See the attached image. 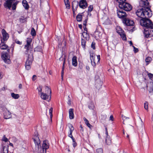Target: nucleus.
<instances>
[{"instance_id": "obj_36", "label": "nucleus", "mask_w": 153, "mask_h": 153, "mask_svg": "<svg viewBox=\"0 0 153 153\" xmlns=\"http://www.w3.org/2000/svg\"><path fill=\"white\" fill-rule=\"evenodd\" d=\"M119 35L120 36H121V37L122 38L123 40H126V35L125 34L124 32L122 33V34L121 33Z\"/></svg>"}, {"instance_id": "obj_47", "label": "nucleus", "mask_w": 153, "mask_h": 153, "mask_svg": "<svg viewBox=\"0 0 153 153\" xmlns=\"http://www.w3.org/2000/svg\"><path fill=\"white\" fill-rule=\"evenodd\" d=\"M15 42L16 44H19V45H21L22 44V42H20L17 39H16L15 40Z\"/></svg>"}, {"instance_id": "obj_64", "label": "nucleus", "mask_w": 153, "mask_h": 153, "mask_svg": "<svg viewBox=\"0 0 153 153\" xmlns=\"http://www.w3.org/2000/svg\"><path fill=\"white\" fill-rule=\"evenodd\" d=\"M79 28L81 29H82V25H81V24H80V25H79Z\"/></svg>"}, {"instance_id": "obj_33", "label": "nucleus", "mask_w": 153, "mask_h": 153, "mask_svg": "<svg viewBox=\"0 0 153 153\" xmlns=\"http://www.w3.org/2000/svg\"><path fill=\"white\" fill-rule=\"evenodd\" d=\"M68 126L69 128L70 131H73L74 129L73 126L71 123L68 124Z\"/></svg>"}, {"instance_id": "obj_50", "label": "nucleus", "mask_w": 153, "mask_h": 153, "mask_svg": "<svg viewBox=\"0 0 153 153\" xmlns=\"http://www.w3.org/2000/svg\"><path fill=\"white\" fill-rule=\"evenodd\" d=\"M83 37L86 38L87 36L88 35L87 34V32H83L82 34Z\"/></svg>"}, {"instance_id": "obj_51", "label": "nucleus", "mask_w": 153, "mask_h": 153, "mask_svg": "<svg viewBox=\"0 0 153 153\" xmlns=\"http://www.w3.org/2000/svg\"><path fill=\"white\" fill-rule=\"evenodd\" d=\"M148 75L150 79H151L152 78L153 76V74H152L150 73H149Z\"/></svg>"}, {"instance_id": "obj_21", "label": "nucleus", "mask_w": 153, "mask_h": 153, "mask_svg": "<svg viewBox=\"0 0 153 153\" xmlns=\"http://www.w3.org/2000/svg\"><path fill=\"white\" fill-rule=\"evenodd\" d=\"M22 3L23 5L25 7V9L27 10L29 9V5L27 4V1L26 0H23Z\"/></svg>"}, {"instance_id": "obj_53", "label": "nucleus", "mask_w": 153, "mask_h": 153, "mask_svg": "<svg viewBox=\"0 0 153 153\" xmlns=\"http://www.w3.org/2000/svg\"><path fill=\"white\" fill-rule=\"evenodd\" d=\"M88 19H87L85 20L84 21L83 25L85 26H86L87 23Z\"/></svg>"}, {"instance_id": "obj_56", "label": "nucleus", "mask_w": 153, "mask_h": 153, "mask_svg": "<svg viewBox=\"0 0 153 153\" xmlns=\"http://www.w3.org/2000/svg\"><path fill=\"white\" fill-rule=\"evenodd\" d=\"M66 6V8L68 9H69L70 8V5L69 4H65Z\"/></svg>"}, {"instance_id": "obj_8", "label": "nucleus", "mask_w": 153, "mask_h": 153, "mask_svg": "<svg viewBox=\"0 0 153 153\" xmlns=\"http://www.w3.org/2000/svg\"><path fill=\"white\" fill-rule=\"evenodd\" d=\"M49 146L48 140H45L43 141L42 146L43 153H46V150L49 148Z\"/></svg>"}, {"instance_id": "obj_38", "label": "nucleus", "mask_w": 153, "mask_h": 153, "mask_svg": "<svg viewBox=\"0 0 153 153\" xmlns=\"http://www.w3.org/2000/svg\"><path fill=\"white\" fill-rule=\"evenodd\" d=\"M53 111V108H51L49 109V114L50 116V118L51 119V121H52V118L53 117V114L52 112Z\"/></svg>"}, {"instance_id": "obj_6", "label": "nucleus", "mask_w": 153, "mask_h": 153, "mask_svg": "<svg viewBox=\"0 0 153 153\" xmlns=\"http://www.w3.org/2000/svg\"><path fill=\"white\" fill-rule=\"evenodd\" d=\"M33 59V57L32 53L30 55H28L27 59L25 64V67L26 70H28L30 69Z\"/></svg>"}, {"instance_id": "obj_3", "label": "nucleus", "mask_w": 153, "mask_h": 153, "mask_svg": "<svg viewBox=\"0 0 153 153\" xmlns=\"http://www.w3.org/2000/svg\"><path fill=\"white\" fill-rule=\"evenodd\" d=\"M150 17H146L139 21L140 25L144 28L152 29L153 27V23L152 21L149 18Z\"/></svg>"}, {"instance_id": "obj_43", "label": "nucleus", "mask_w": 153, "mask_h": 153, "mask_svg": "<svg viewBox=\"0 0 153 153\" xmlns=\"http://www.w3.org/2000/svg\"><path fill=\"white\" fill-rule=\"evenodd\" d=\"M95 45V43L94 42H93L91 44V48L94 50H95L96 49Z\"/></svg>"}, {"instance_id": "obj_15", "label": "nucleus", "mask_w": 153, "mask_h": 153, "mask_svg": "<svg viewBox=\"0 0 153 153\" xmlns=\"http://www.w3.org/2000/svg\"><path fill=\"white\" fill-rule=\"evenodd\" d=\"M4 115L5 119H9L11 117V113L9 111H5L4 113Z\"/></svg>"}, {"instance_id": "obj_16", "label": "nucleus", "mask_w": 153, "mask_h": 153, "mask_svg": "<svg viewBox=\"0 0 153 153\" xmlns=\"http://www.w3.org/2000/svg\"><path fill=\"white\" fill-rule=\"evenodd\" d=\"M74 109L73 108H70L69 110V118L71 120L74 118Z\"/></svg>"}, {"instance_id": "obj_39", "label": "nucleus", "mask_w": 153, "mask_h": 153, "mask_svg": "<svg viewBox=\"0 0 153 153\" xmlns=\"http://www.w3.org/2000/svg\"><path fill=\"white\" fill-rule=\"evenodd\" d=\"M144 108L146 110H148V102L147 101L145 102L144 103Z\"/></svg>"}, {"instance_id": "obj_22", "label": "nucleus", "mask_w": 153, "mask_h": 153, "mask_svg": "<svg viewBox=\"0 0 153 153\" xmlns=\"http://www.w3.org/2000/svg\"><path fill=\"white\" fill-rule=\"evenodd\" d=\"M105 142L106 144L108 145H110L111 144V140L109 136H106L105 139Z\"/></svg>"}, {"instance_id": "obj_25", "label": "nucleus", "mask_w": 153, "mask_h": 153, "mask_svg": "<svg viewBox=\"0 0 153 153\" xmlns=\"http://www.w3.org/2000/svg\"><path fill=\"white\" fill-rule=\"evenodd\" d=\"M90 59L91 60L94 59L95 58V54L93 51H90L89 52Z\"/></svg>"}, {"instance_id": "obj_18", "label": "nucleus", "mask_w": 153, "mask_h": 153, "mask_svg": "<svg viewBox=\"0 0 153 153\" xmlns=\"http://www.w3.org/2000/svg\"><path fill=\"white\" fill-rule=\"evenodd\" d=\"M149 29H146L144 28V34L145 35V37L146 38L150 37V31L149 30Z\"/></svg>"}, {"instance_id": "obj_20", "label": "nucleus", "mask_w": 153, "mask_h": 153, "mask_svg": "<svg viewBox=\"0 0 153 153\" xmlns=\"http://www.w3.org/2000/svg\"><path fill=\"white\" fill-rule=\"evenodd\" d=\"M72 64L74 67L76 66L77 65V57L75 56H74L72 58Z\"/></svg>"}, {"instance_id": "obj_59", "label": "nucleus", "mask_w": 153, "mask_h": 153, "mask_svg": "<svg viewBox=\"0 0 153 153\" xmlns=\"http://www.w3.org/2000/svg\"><path fill=\"white\" fill-rule=\"evenodd\" d=\"M114 117L112 115H111L109 119L112 121L114 120Z\"/></svg>"}, {"instance_id": "obj_26", "label": "nucleus", "mask_w": 153, "mask_h": 153, "mask_svg": "<svg viewBox=\"0 0 153 153\" xmlns=\"http://www.w3.org/2000/svg\"><path fill=\"white\" fill-rule=\"evenodd\" d=\"M116 30L117 32L119 34H120L124 32V31L122 30V28L120 26H117L116 28Z\"/></svg>"}, {"instance_id": "obj_29", "label": "nucleus", "mask_w": 153, "mask_h": 153, "mask_svg": "<svg viewBox=\"0 0 153 153\" xmlns=\"http://www.w3.org/2000/svg\"><path fill=\"white\" fill-rule=\"evenodd\" d=\"M86 41L85 39H82L81 45L84 49H85L86 46Z\"/></svg>"}, {"instance_id": "obj_55", "label": "nucleus", "mask_w": 153, "mask_h": 153, "mask_svg": "<svg viewBox=\"0 0 153 153\" xmlns=\"http://www.w3.org/2000/svg\"><path fill=\"white\" fill-rule=\"evenodd\" d=\"M105 134H106V136H109L108 135V129H107V127H105Z\"/></svg>"}, {"instance_id": "obj_49", "label": "nucleus", "mask_w": 153, "mask_h": 153, "mask_svg": "<svg viewBox=\"0 0 153 153\" xmlns=\"http://www.w3.org/2000/svg\"><path fill=\"white\" fill-rule=\"evenodd\" d=\"M73 147L75 148L77 145V143L75 140L73 141Z\"/></svg>"}, {"instance_id": "obj_23", "label": "nucleus", "mask_w": 153, "mask_h": 153, "mask_svg": "<svg viewBox=\"0 0 153 153\" xmlns=\"http://www.w3.org/2000/svg\"><path fill=\"white\" fill-rule=\"evenodd\" d=\"M83 13H79L76 16V19L77 22H80L82 20V14Z\"/></svg>"}, {"instance_id": "obj_28", "label": "nucleus", "mask_w": 153, "mask_h": 153, "mask_svg": "<svg viewBox=\"0 0 153 153\" xmlns=\"http://www.w3.org/2000/svg\"><path fill=\"white\" fill-rule=\"evenodd\" d=\"M152 59L150 56L147 57L145 59V62H146V65H148L152 61Z\"/></svg>"}, {"instance_id": "obj_32", "label": "nucleus", "mask_w": 153, "mask_h": 153, "mask_svg": "<svg viewBox=\"0 0 153 153\" xmlns=\"http://www.w3.org/2000/svg\"><path fill=\"white\" fill-rule=\"evenodd\" d=\"M30 34L33 36H34L36 35V31L33 27H32L31 29Z\"/></svg>"}, {"instance_id": "obj_4", "label": "nucleus", "mask_w": 153, "mask_h": 153, "mask_svg": "<svg viewBox=\"0 0 153 153\" xmlns=\"http://www.w3.org/2000/svg\"><path fill=\"white\" fill-rule=\"evenodd\" d=\"M26 42V44L25 45L24 47V48L26 49L25 53L26 54H28V55H30L32 53L33 55V49L31 45L32 39L30 38H27Z\"/></svg>"}, {"instance_id": "obj_37", "label": "nucleus", "mask_w": 153, "mask_h": 153, "mask_svg": "<svg viewBox=\"0 0 153 153\" xmlns=\"http://www.w3.org/2000/svg\"><path fill=\"white\" fill-rule=\"evenodd\" d=\"M88 108L90 109L93 110L94 108V106L92 102H91L88 105Z\"/></svg>"}, {"instance_id": "obj_31", "label": "nucleus", "mask_w": 153, "mask_h": 153, "mask_svg": "<svg viewBox=\"0 0 153 153\" xmlns=\"http://www.w3.org/2000/svg\"><path fill=\"white\" fill-rule=\"evenodd\" d=\"M11 96L15 99H18L19 97V94H15L13 93L11 94Z\"/></svg>"}, {"instance_id": "obj_19", "label": "nucleus", "mask_w": 153, "mask_h": 153, "mask_svg": "<svg viewBox=\"0 0 153 153\" xmlns=\"http://www.w3.org/2000/svg\"><path fill=\"white\" fill-rule=\"evenodd\" d=\"M8 47V46L5 44L4 41H3L1 40V43L0 44V48L1 49L5 50Z\"/></svg>"}, {"instance_id": "obj_63", "label": "nucleus", "mask_w": 153, "mask_h": 153, "mask_svg": "<svg viewBox=\"0 0 153 153\" xmlns=\"http://www.w3.org/2000/svg\"><path fill=\"white\" fill-rule=\"evenodd\" d=\"M97 56V59H98V62H99L100 59V55H98Z\"/></svg>"}, {"instance_id": "obj_41", "label": "nucleus", "mask_w": 153, "mask_h": 153, "mask_svg": "<svg viewBox=\"0 0 153 153\" xmlns=\"http://www.w3.org/2000/svg\"><path fill=\"white\" fill-rule=\"evenodd\" d=\"M93 5H90L88 7V10L87 11L91 12L93 9Z\"/></svg>"}, {"instance_id": "obj_48", "label": "nucleus", "mask_w": 153, "mask_h": 153, "mask_svg": "<svg viewBox=\"0 0 153 153\" xmlns=\"http://www.w3.org/2000/svg\"><path fill=\"white\" fill-rule=\"evenodd\" d=\"M132 46L134 48V51L135 53H136L138 51V48H135L134 46L132 45Z\"/></svg>"}, {"instance_id": "obj_7", "label": "nucleus", "mask_w": 153, "mask_h": 153, "mask_svg": "<svg viewBox=\"0 0 153 153\" xmlns=\"http://www.w3.org/2000/svg\"><path fill=\"white\" fill-rule=\"evenodd\" d=\"M38 133L37 132H35V135L33 137V139L34 142L36 146L38 149H39V147L41 146L40 141L38 137Z\"/></svg>"}, {"instance_id": "obj_9", "label": "nucleus", "mask_w": 153, "mask_h": 153, "mask_svg": "<svg viewBox=\"0 0 153 153\" xmlns=\"http://www.w3.org/2000/svg\"><path fill=\"white\" fill-rule=\"evenodd\" d=\"M88 4L86 0H80L79 2V6L82 9H84L88 7Z\"/></svg>"}, {"instance_id": "obj_45", "label": "nucleus", "mask_w": 153, "mask_h": 153, "mask_svg": "<svg viewBox=\"0 0 153 153\" xmlns=\"http://www.w3.org/2000/svg\"><path fill=\"white\" fill-rule=\"evenodd\" d=\"M91 63L92 65L94 67H95L96 66V64L94 61V59L91 60Z\"/></svg>"}, {"instance_id": "obj_10", "label": "nucleus", "mask_w": 153, "mask_h": 153, "mask_svg": "<svg viewBox=\"0 0 153 153\" xmlns=\"http://www.w3.org/2000/svg\"><path fill=\"white\" fill-rule=\"evenodd\" d=\"M1 58L4 62L7 63H10V60L8 58V54L7 53H5L1 54Z\"/></svg>"}, {"instance_id": "obj_27", "label": "nucleus", "mask_w": 153, "mask_h": 153, "mask_svg": "<svg viewBox=\"0 0 153 153\" xmlns=\"http://www.w3.org/2000/svg\"><path fill=\"white\" fill-rule=\"evenodd\" d=\"M83 119L84 121H85V124L90 129L91 128L92 126V125L90 124L88 120L85 117H84Z\"/></svg>"}, {"instance_id": "obj_17", "label": "nucleus", "mask_w": 153, "mask_h": 153, "mask_svg": "<svg viewBox=\"0 0 153 153\" xmlns=\"http://www.w3.org/2000/svg\"><path fill=\"white\" fill-rule=\"evenodd\" d=\"M65 58H64V61L63 63L62 67V71L61 73V79L62 80L63 79V75H64V70L65 68Z\"/></svg>"}, {"instance_id": "obj_52", "label": "nucleus", "mask_w": 153, "mask_h": 153, "mask_svg": "<svg viewBox=\"0 0 153 153\" xmlns=\"http://www.w3.org/2000/svg\"><path fill=\"white\" fill-rule=\"evenodd\" d=\"M68 104L69 105H71V100L70 98V97H69V96H68Z\"/></svg>"}, {"instance_id": "obj_42", "label": "nucleus", "mask_w": 153, "mask_h": 153, "mask_svg": "<svg viewBox=\"0 0 153 153\" xmlns=\"http://www.w3.org/2000/svg\"><path fill=\"white\" fill-rule=\"evenodd\" d=\"M45 89L46 90V91H47V93H48V92H50V94H51V91L50 88L48 86H46L45 87Z\"/></svg>"}, {"instance_id": "obj_13", "label": "nucleus", "mask_w": 153, "mask_h": 153, "mask_svg": "<svg viewBox=\"0 0 153 153\" xmlns=\"http://www.w3.org/2000/svg\"><path fill=\"white\" fill-rule=\"evenodd\" d=\"M140 4L142 7H149V3L147 0H141L140 2Z\"/></svg>"}, {"instance_id": "obj_14", "label": "nucleus", "mask_w": 153, "mask_h": 153, "mask_svg": "<svg viewBox=\"0 0 153 153\" xmlns=\"http://www.w3.org/2000/svg\"><path fill=\"white\" fill-rule=\"evenodd\" d=\"M79 6V2L78 1H74L72 3V9H75L76 10Z\"/></svg>"}, {"instance_id": "obj_30", "label": "nucleus", "mask_w": 153, "mask_h": 153, "mask_svg": "<svg viewBox=\"0 0 153 153\" xmlns=\"http://www.w3.org/2000/svg\"><path fill=\"white\" fill-rule=\"evenodd\" d=\"M2 150L3 152V153H8V147L9 146L8 145L7 147H6L5 148H6V151L4 150V149L5 148V146H3V145H2Z\"/></svg>"}, {"instance_id": "obj_44", "label": "nucleus", "mask_w": 153, "mask_h": 153, "mask_svg": "<svg viewBox=\"0 0 153 153\" xmlns=\"http://www.w3.org/2000/svg\"><path fill=\"white\" fill-rule=\"evenodd\" d=\"M150 37L153 36V27H152V29H150Z\"/></svg>"}, {"instance_id": "obj_58", "label": "nucleus", "mask_w": 153, "mask_h": 153, "mask_svg": "<svg viewBox=\"0 0 153 153\" xmlns=\"http://www.w3.org/2000/svg\"><path fill=\"white\" fill-rule=\"evenodd\" d=\"M73 132V131H70L69 133H68V136L69 137H70L72 135V134Z\"/></svg>"}, {"instance_id": "obj_5", "label": "nucleus", "mask_w": 153, "mask_h": 153, "mask_svg": "<svg viewBox=\"0 0 153 153\" xmlns=\"http://www.w3.org/2000/svg\"><path fill=\"white\" fill-rule=\"evenodd\" d=\"M19 1L16 0H7L4 4L5 7H7L10 9L12 6V9L15 10L16 9V5Z\"/></svg>"}, {"instance_id": "obj_11", "label": "nucleus", "mask_w": 153, "mask_h": 153, "mask_svg": "<svg viewBox=\"0 0 153 153\" xmlns=\"http://www.w3.org/2000/svg\"><path fill=\"white\" fill-rule=\"evenodd\" d=\"M123 22L127 26H133L134 25V22L133 21L126 18L123 19Z\"/></svg>"}, {"instance_id": "obj_54", "label": "nucleus", "mask_w": 153, "mask_h": 153, "mask_svg": "<svg viewBox=\"0 0 153 153\" xmlns=\"http://www.w3.org/2000/svg\"><path fill=\"white\" fill-rule=\"evenodd\" d=\"M87 17H91V12L87 11Z\"/></svg>"}, {"instance_id": "obj_46", "label": "nucleus", "mask_w": 153, "mask_h": 153, "mask_svg": "<svg viewBox=\"0 0 153 153\" xmlns=\"http://www.w3.org/2000/svg\"><path fill=\"white\" fill-rule=\"evenodd\" d=\"M2 140L3 141H4L5 142H7L8 141V139L5 137V136L4 135L3 137Z\"/></svg>"}, {"instance_id": "obj_34", "label": "nucleus", "mask_w": 153, "mask_h": 153, "mask_svg": "<svg viewBox=\"0 0 153 153\" xmlns=\"http://www.w3.org/2000/svg\"><path fill=\"white\" fill-rule=\"evenodd\" d=\"M41 52L42 51V47L41 46H37L34 49V51Z\"/></svg>"}, {"instance_id": "obj_60", "label": "nucleus", "mask_w": 153, "mask_h": 153, "mask_svg": "<svg viewBox=\"0 0 153 153\" xmlns=\"http://www.w3.org/2000/svg\"><path fill=\"white\" fill-rule=\"evenodd\" d=\"M65 4H69V2L68 0H64Z\"/></svg>"}, {"instance_id": "obj_40", "label": "nucleus", "mask_w": 153, "mask_h": 153, "mask_svg": "<svg viewBox=\"0 0 153 153\" xmlns=\"http://www.w3.org/2000/svg\"><path fill=\"white\" fill-rule=\"evenodd\" d=\"M96 153H103L102 149L101 148L97 149L96 151Z\"/></svg>"}, {"instance_id": "obj_12", "label": "nucleus", "mask_w": 153, "mask_h": 153, "mask_svg": "<svg viewBox=\"0 0 153 153\" xmlns=\"http://www.w3.org/2000/svg\"><path fill=\"white\" fill-rule=\"evenodd\" d=\"M1 33L3 36V41H7L9 38L8 34L7 33L6 30L4 29L2 30Z\"/></svg>"}, {"instance_id": "obj_35", "label": "nucleus", "mask_w": 153, "mask_h": 153, "mask_svg": "<svg viewBox=\"0 0 153 153\" xmlns=\"http://www.w3.org/2000/svg\"><path fill=\"white\" fill-rule=\"evenodd\" d=\"M19 21L22 23H24L26 21V18H24V17L22 16L21 18L19 19Z\"/></svg>"}, {"instance_id": "obj_57", "label": "nucleus", "mask_w": 153, "mask_h": 153, "mask_svg": "<svg viewBox=\"0 0 153 153\" xmlns=\"http://www.w3.org/2000/svg\"><path fill=\"white\" fill-rule=\"evenodd\" d=\"M36 77V76L35 75H34L33 76L32 78L33 81H34L36 79V78H35Z\"/></svg>"}, {"instance_id": "obj_2", "label": "nucleus", "mask_w": 153, "mask_h": 153, "mask_svg": "<svg viewBox=\"0 0 153 153\" xmlns=\"http://www.w3.org/2000/svg\"><path fill=\"white\" fill-rule=\"evenodd\" d=\"M137 17L135 18L138 22L146 17H150L152 15V12L149 7H145L139 9L135 12Z\"/></svg>"}, {"instance_id": "obj_1", "label": "nucleus", "mask_w": 153, "mask_h": 153, "mask_svg": "<svg viewBox=\"0 0 153 153\" xmlns=\"http://www.w3.org/2000/svg\"><path fill=\"white\" fill-rule=\"evenodd\" d=\"M119 3V6L120 9H117V16L120 18L124 19L127 16L126 13L123 10L128 11L132 8L131 5L128 3L126 2V0H114Z\"/></svg>"}, {"instance_id": "obj_61", "label": "nucleus", "mask_w": 153, "mask_h": 153, "mask_svg": "<svg viewBox=\"0 0 153 153\" xmlns=\"http://www.w3.org/2000/svg\"><path fill=\"white\" fill-rule=\"evenodd\" d=\"M72 9V10H73V15L74 16L76 14L75 13V11L76 10H75V9Z\"/></svg>"}, {"instance_id": "obj_24", "label": "nucleus", "mask_w": 153, "mask_h": 153, "mask_svg": "<svg viewBox=\"0 0 153 153\" xmlns=\"http://www.w3.org/2000/svg\"><path fill=\"white\" fill-rule=\"evenodd\" d=\"M41 98L44 100H46L48 98V96L46 94V93H44L42 92L40 93Z\"/></svg>"}, {"instance_id": "obj_62", "label": "nucleus", "mask_w": 153, "mask_h": 153, "mask_svg": "<svg viewBox=\"0 0 153 153\" xmlns=\"http://www.w3.org/2000/svg\"><path fill=\"white\" fill-rule=\"evenodd\" d=\"M37 89H38V91L39 92H40V93L42 92L41 91L42 89L40 87L39 88H38Z\"/></svg>"}]
</instances>
